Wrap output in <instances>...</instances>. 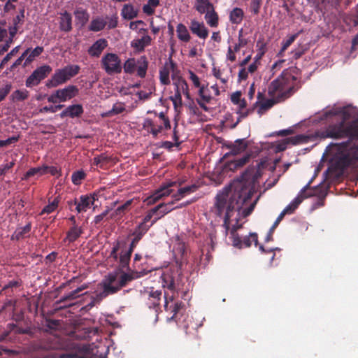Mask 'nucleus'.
I'll return each instance as SVG.
<instances>
[{"mask_svg": "<svg viewBox=\"0 0 358 358\" xmlns=\"http://www.w3.org/2000/svg\"><path fill=\"white\" fill-rule=\"evenodd\" d=\"M282 101H277V99H266L264 101H262L259 106V108L257 110V113L259 115L264 114L266 111L271 108L276 103L281 102Z\"/></svg>", "mask_w": 358, "mask_h": 358, "instance_id": "e433bc0d", "label": "nucleus"}, {"mask_svg": "<svg viewBox=\"0 0 358 358\" xmlns=\"http://www.w3.org/2000/svg\"><path fill=\"white\" fill-rule=\"evenodd\" d=\"M254 241L255 244L257 245L258 243V237L257 234L255 233H251L248 236H245L242 240L243 247L248 248L252 245V242Z\"/></svg>", "mask_w": 358, "mask_h": 358, "instance_id": "864d4df0", "label": "nucleus"}, {"mask_svg": "<svg viewBox=\"0 0 358 358\" xmlns=\"http://www.w3.org/2000/svg\"><path fill=\"white\" fill-rule=\"evenodd\" d=\"M298 36V34H293L289 37L285 41L282 42V48L279 54H281L282 52L285 51L296 40Z\"/></svg>", "mask_w": 358, "mask_h": 358, "instance_id": "0e129e2a", "label": "nucleus"}, {"mask_svg": "<svg viewBox=\"0 0 358 358\" xmlns=\"http://www.w3.org/2000/svg\"><path fill=\"white\" fill-rule=\"evenodd\" d=\"M178 38L185 43H187L191 39V36L186 26L182 23H179L176 27Z\"/></svg>", "mask_w": 358, "mask_h": 358, "instance_id": "72a5a7b5", "label": "nucleus"}, {"mask_svg": "<svg viewBox=\"0 0 358 358\" xmlns=\"http://www.w3.org/2000/svg\"><path fill=\"white\" fill-rule=\"evenodd\" d=\"M97 199V195H81L78 199H74V205L76 206V210L78 213L86 212L94 203Z\"/></svg>", "mask_w": 358, "mask_h": 358, "instance_id": "2eb2a0df", "label": "nucleus"}, {"mask_svg": "<svg viewBox=\"0 0 358 358\" xmlns=\"http://www.w3.org/2000/svg\"><path fill=\"white\" fill-rule=\"evenodd\" d=\"M126 243L124 241H116L113 243V247L109 255L110 258H113L115 262H117L119 264V257L120 255L117 254V252L121 250H123L124 246H125ZM117 268H119V265L117 266Z\"/></svg>", "mask_w": 358, "mask_h": 358, "instance_id": "473e14b6", "label": "nucleus"}, {"mask_svg": "<svg viewBox=\"0 0 358 358\" xmlns=\"http://www.w3.org/2000/svg\"><path fill=\"white\" fill-rule=\"evenodd\" d=\"M173 85L175 86L176 90H181V91L185 90L188 87V84L186 80L181 76L178 77L174 82Z\"/></svg>", "mask_w": 358, "mask_h": 358, "instance_id": "052dcab7", "label": "nucleus"}, {"mask_svg": "<svg viewBox=\"0 0 358 358\" xmlns=\"http://www.w3.org/2000/svg\"><path fill=\"white\" fill-rule=\"evenodd\" d=\"M257 47L258 48L259 57H262L266 52V44L263 38H259L257 41Z\"/></svg>", "mask_w": 358, "mask_h": 358, "instance_id": "69168bd1", "label": "nucleus"}, {"mask_svg": "<svg viewBox=\"0 0 358 358\" xmlns=\"http://www.w3.org/2000/svg\"><path fill=\"white\" fill-rule=\"evenodd\" d=\"M182 263L178 261L164 271L162 276V285L173 293L178 292L182 287Z\"/></svg>", "mask_w": 358, "mask_h": 358, "instance_id": "423d86ee", "label": "nucleus"}, {"mask_svg": "<svg viewBox=\"0 0 358 358\" xmlns=\"http://www.w3.org/2000/svg\"><path fill=\"white\" fill-rule=\"evenodd\" d=\"M162 296V291L158 289L155 290L153 288L145 290L142 294V299L145 306L150 309H155L156 312L159 309Z\"/></svg>", "mask_w": 358, "mask_h": 358, "instance_id": "ddd939ff", "label": "nucleus"}, {"mask_svg": "<svg viewBox=\"0 0 358 358\" xmlns=\"http://www.w3.org/2000/svg\"><path fill=\"white\" fill-rule=\"evenodd\" d=\"M251 157L250 154H246L242 157L236 159L234 161H231L229 164V168L231 170L237 169L238 168H241L245 164H246Z\"/></svg>", "mask_w": 358, "mask_h": 358, "instance_id": "a19ab883", "label": "nucleus"}, {"mask_svg": "<svg viewBox=\"0 0 358 358\" xmlns=\"http://www.w3.org/2000/svg\"><path fill=\"white\" fill-rule=\"evenodd\" d=\"M138 9L131 3L124 4L121 10V16L124 20H131L138 15Z\"/></svg>", "mask_w": 358, "mask_h": 358, "instance_id": "b1692460", "label": "nucleus"}, {"mask_svg": "<svg viewBox=\"0 0 358 358\" xmlns=\"http://www.w3.org/2000/svg\"><path fill=\"white\" fill-rule=\"evenodd\" d=\"M63 107H64V105L62 104H58L55 106H45L43 108H41L39 111L40 113H54L57 112V110L62 109Z\"/></svg>", "mask_w": 358, "mask_h": 358, "instance_id": "680f3d73", "label": "nucleus"}, {"mask_svg": "<svg viewBox=\"0 0 358 358\" xmlns=\"http://www.w3.org/2000/svg\"><path fill=\"white\" fill-rule=\"evenodd\" d=\"M122 273L118 275L117 273H110L101 282L103 291L98 294L96 296L99 299L107 297L108 295L114 294L125 287L129 282L134 279L141 278L146 275L149 271L145 270L134 271V269L127 270L126 273L122 270Z\"/></svg>", "mask_w": 358, "mask_h": 358, "instance_id": "20e7f679", "label": "nucleus"}, {"mask_svg": "<svg viewBox=\"0 0 358 358\" xmlns=\"http://www.w3.org/2000/svg\"><path fill=\"white\" fill-rule=\"evenodd\" d=\"M352 108H338L324 112L320 120H327L329 124L327 128L316 132L320 138L348 140L341 143H331L329 147L334 153L336 165L341 169L356 165L358 162V122L346 123L351 117Z\"/></svg>", "mask_w": 358, "mask_h": 358, "instance_id": "f257e3e1", "label": "nucleus"}, {"mask_svg": "<svg viewBox=\"0 0 358 358\" xmlns=\"http://www.w3.org/2000/svg\"><path fill=\"white\" fill-rule=\"evenodd\" d=\"M43 50L44 49L42 46H37L34 50L30 49V52L27 55L23 66L25 67L31 63L36 57H38L43 52Z\"/></svg>", "mask_w": 358, "mask_h": 358, "instance_id": "ea45409f", "label": "nucleus"}, {"mask_svg": "<svg viewBox=\"0 0 358 358\" xmlns=\"http://www.w3.org/2000/svg\"><path fill=\"white\" fill-rule=\"evenodd\" d=\"M117 159L113 155H108L106 153H102L93 158V164L101 169L106 170L111 165L117 163Z\"/></svg>", "mask_w": 358, "mask_h": 358, "instance_id": "dca6fc26", "label": "nucleus"}, {"mask_svg": "<svg viewBox=\"0 0 358 358\" xmlns=\"http://www.w3.org/2000/svg\"><path fill=\"white\" fill-rule=\"evenodd\" d=\"M52 67L45 64L36 68L25 81L26 87H33L39 85L52 71Z\"/></svg>", "mask_w": 358, "mask_h": 358, "instance_id": "f8f14e48", "label": "nucleus"}, {"mask_svg": "<svg viewBox=\"0 0 358 358\" xmlns=\"http://www.w3.org/2000/svg\"><path fill=\"white\" fill-rule=\"evenodd\" d=\"M230 234L233 246L239 249L242 248V239L237 233H235V229L231 230Z\"/></svg>", "mask_w": 358, "mask_h": 358, "instance_id": "13d9d810", "label": "nucleus"}, {"mask_svg": "<svg viewBox=\"0 0 358 358\" xmlns=\"http://www.w3.org/2000/svg\"><path fill=\"white\" fill-rule=\"evenodd\" d=\"M24 9L22 8L20 10L19 14L13 18V26L9 27V35L15 36L18 31L20 27L24 24Z\"/></svg>", "mask_w": 358, "mask_h": 358, "instance_id": "393cba45", "label": "nucleus"}, {"mask_svg": "<svg viewBox=\"0 0 358 358\" xmlns=\"http://www.w3.org/2000/svg\"><path fill=\"white\" fill-rule=\"evenodd\" d=\"M199 186L196 184L181 187L178 189V192L176 194H173L172 195V197L174 199L175 201H180L186 195L196 192L199 189Z\"/></svg>", "mask_w": 358, "mask_h": 358, "instance_id": "cd10ccee", "label": "nucleus"}, {"mask_svg": "<svg viewBox=\"0 0 358 358\" xmlns=\"http://www.w3.org/2000/svg\"><path fill=\"white\" fill-rule=\"evenodd\" d=\"M170 68L165 65L159 70V80L162 85H168L170 84Z\"/></svg>", "mask_w": 358, "mask_h": 358, "instance_id": "49530a36", "label": "nucleus"}, {"mask_svg": "<svg viewBox=\"0 0 358 358\" xmlns=\"http://www.w3.org/2000/svg\"><path fill=\"white\" fill-rule=\"evenodd\" d=\"M182 94L181 90H176L174 95L170 96V100L172 101L175 109L182 106Z\"/></svg>", "mask_w": 358, "mask_h": 358, "instance_id": "603ef678", "label": "nucleus"}, {"mask_svg": "<svg viewBox=\"0 0 358 358\" xmlns=\"http://www.w3.org/2000/svg\"><path fill=\"white\" fill-rule=\"evenodd\" d=\"M46 170H47V168L44 167V166H40V167L31 168L28 171L26 172V173L24 175V177L22 178V180H27L30 177H32L34 176H43L45 174H46Z\"/></svg>", "mask_w": 358, "mask_h": 358, "instance_id": "79ce46f5", "label": "nucleus"}, {"mask_svg": "<svg viewBox=\"0 0 358 358\" xmlns=\"http://www.w3.org/2000/svg\"><path fill=\"white\" fill-rule=\"evenodd\" d=\"M80 67L76 64L65 66L62 69H57L45 84L48 88H55L66 83L72 78L80 72Z\"/></svg>", "mask_w": 358, "mask_h": 358, "instance_id": "0eeeda50", "label": "nucleus"}, {"mask_svg": "<svg viewBox=\"0 0 358 358\" xmlns=\"http://www.w3.org/2000/svg\"><path fill=\"white\" fill-rule=\"evenodd\" d=\"M84 232L82 227L78 225L72 226L70 227L69 231L66 232V236L64 239V242H69L71 243L75 242Z\"/></svg>", "mask_w": 358, "mask_h": 358, "instance_id": "a878e982", "label": "nucleus"}, {"mask_svg": "<svg viewBox=\"0 0 358 358\" xmlns=\"http://www.w3.org/2000/svg\"><path fill=\"white\" fill-rule=\"evenodd\" d=\"M152 38L150 36H143L141 38L134 39L131 42V46L136 52H142L145 47L151 45Z\"/></svg>", "mask_w": 358, "mask_h": 358, "instance_id": "5701e85b", "label": "nucleus"}, {"mask_svg": "<svg viewBox=\"0 0 358 358\" xmlns=\"http://www.w3.org/2000/svg\"><path fill=\"white\" fill-rule=\"evenodd\" d=\"M125 110L126 109H125L124 103H116L113 106L112 109L110 110H109L107 114L110 116L118 115V114L123 113Z\"/></svg>", "mask_w": 358, "mask_h": 358, "instance_id": "6e6d98bb", "label": "nucleus"}, {"mask_svg": "<svg viewBox=\"0 0 358 358\" xmlns=\"http://www.w3.org/2000/svg\"><path fill=\"white\" fill-rule=\"evenodd\" d=\"M194 8L200 14H204L213 7V4L209 0H194Z\"/></svg>", "mask_w": 358, "mask_h": 358, "instance_id": "f704fd0d", "label": "nucleus"}, {"mask_svg": "<svg viewBox=\"0 0 358 358\" xmlns=\"http://www.w3.org/2000/svg\"><path fill=\"white\" fill-rule=\"evenodd\" d=\"M205 20L210 27H217L219 24V15L214 6L205 13Z\"/></svg>", "mask_w": 358, "mask_h": 358, "instance_id": "2f4dec72", "label": "nucleus"}, {"mask_svg": "<svg viewBox=\"0 0 358 358\" xmlns=\"http://www.w3.org/2000/svg\"><path fill=\"white\" fill-rule=\"evenodd\" d=\"M59 29L64 32H70L72 29V16L66 10L60 14L59 18Z\"/></svg>", "mask_w": 358, "mask_h": 358, "instance_id": "4be33fe9", "label": "nucleus"}, {"mask_svg": "<svg viewBox=\"0 0 358 358\" xmlns=\"http://www.w3.org/2000/svg\"><path fill=\"white\" fill-rule=\"evenodd\" d=\"M189 29L193 34L201 39H206L208 36L209 31L203 22L192 20Z\"/></svg>", "mask_w": 358, "mask_h": 358, "instance_id": "a211bd4d", "label": "nucleus"}, {"mask_svg": "<svg viewBox=\"0 0 358 358\" xmlns=\"http://www.w3.org/2000/svg\"><path fill=\"white\" fill-rule=\"evenodd\" d=\"M108 347L101 342L96 344L73 342L59 358H106Z\"/></svg>", "mask_w": 358, "mask_h": 358, "instance_id": "39448f33", "label": "nucleus"}, {"mask_svg": "<svg viewBox=\"0 0 358 358\" xmlns=\"http://www.w3.org/2000/svg\"><path fill=\"white\" fill-rule=\"evenodd\" d=\"M243 10L240 8H234L229 14V20L233 24H240L243 18Z\"/></svg>", "mask_w": 358, "mask_h": 358, "instance_id": "4c0bfd02", "label": "nucleus"}, {"mask_svg": "<svg viewBox=\"0 0 358 358\" xmlns=\"http://www.w3.org/2000/svg\"><path fill=\"white\" fill-rule=\"evenodd\" d=\"M105 20H108L107 24L108 29H115L117 27L118 24V16L117 14H114L111 17H106Z\"/></svg>", "mask_w": 358, "mask_h": 358, "instance_id": "e2e57ef3", "label": "nucleus"}, {"mask_svg": "<svg viewBox=\"0 0 358 358\" xmlns=\"http://www.w3.org/2000/svg\"><path fill=\"white\" fill-rule=\"evenodd\" d=\"M29 92L27 90H17L10 95V99L13 101H23L28 99Z\"/></svg>", "mask_w": 358, "mask_h": 358, "instance_id": "a18cd8bd", "label": "nucleus"}, {"mask_svg": "<svg viewBox=\"0 0 358 358\" xmlns=\"http://www.w3.org/2000/svg\"><path fill=\"white\" fill-rule=\"evenodd\" d=\"M296 68L285 69L281 74L269 85L268 93L277 101H284L293 95L300 87L299 85Z\"/></svg>", "mask_w": 358, "mask_h": 358, "instance_id": "7ed1b4c3", "label": "nucleus"}, {"mask_svg": "<svg viewBox=\"0 0 358 358\" xmlns=\"http://www.w3.org/2000/svg\"><path fill=\"white\" fill-rule=\"evenodd\" d=\"M248 145V141L245 138L237 139L234 142H231L226 145L227 148L230 150L228 155H237L243 152Z\"/></svg>", "mask_w": 358, "mask_h": 358, "instance_id": "6ab92c4d", "label": "nucleus"}, {"mask_svg": "<svg viewBox=\"0 0 358 358\" xmlns=\"http://www.w3.org/2000/svg\"><path fill=\"white\" fill-rule=\"evenodd\" d=\"M59 203V197H55L52 201L50 202L47 206H45L43 210H41L40 215L43 214H50L54 212L58 207Z\"/></svg>", "mask_w": 358, "mask_h": 358, "instance_id": "09e8293b", "label": "nucleus"}, {"mask_svg": "<svg viewBox=\"0 0 358 358\" xmlns=\"http://www.w3.org/2000/svg\"><path fill=\"white\" fill-rule=\"evenodd\" d=\"M84 112L81 104H73L66 108L60 114L61 118L69 117L71 118L79 117Z\"/></svg>", "mask_w": 358, "mask_h": 358, "instance_id": "412c9836", "label": "nucleus"}, {"mask_svg": "<svg viewBox=\"0 0 358 358\" xmlns=\"http://www.w3.org/2000/svg\"><path fill=\"white\" fill-rule=\"evenodd\" d=\"M254 167L247 169L240 178L234 180L229 187L217 193L214 203V212L218 217L224 215L223 227L226 234L229 229L230 219L235 209L250 200L253 194V186L257 180Z\"/></svg>", "mask_w": 358, "mask_h": 358, "instance_id": "f03ea898", "label": "nucleus"}, {"mask_svg": "<svg viewBox=\"0 0 358 358\" xmlns=\"http://www.w3.org/2000/svg\"><path fill=\"white\" fill-rule=\"evenodd\" d=\"M87 285H83L82 286L78 287L75 290L64 295L63 297L60 299V300L57 303H60L66 301H71L76 299L79 296V293L81 292L83 290L87 289Z\"/></svg>", "mask_w": 358, "mask_h": 358, "instance_id": "58836bf2", "label": "nucleus"}, {"mask_svg": "<svg viewBox=\"0 0 358 358\" xmlns=\"http://www.w3.org/2000/svg\"><path fill=\"white\" fill-rule=\"evenodd\" d=\"M310 140V136L307 135L300 134L295 136L289 137L286 139L287 143H290L292 145H297L301 143H308Z\"/></svg>", "mask_w": 358, "mask_h": 358, "instance_id": "de8ad7c7", "label": "nucleus"}, {"mask_svg": "<svg viewBox=\"0 0 358 358\" xmlns=\"http://www.w3.org/2000/svg\"><path fill=\"white\" fill-rule=\"evenodd\" d=\"M77 23L80 25V27H84L90 19V14L86 9H84L82 7L76 8L73 13Z\"/></svg>", "mask_w": 358, "mask_h": 358, "instance_id": "c756f323", "label": "nucleus"}, {"mask_svg": "<svg viewBox=\"0 0 358 358\" xmlns=\"http://www.w3.org/2000/svg\"><path fill=\"white\" fill-rule=\"evenodd\" d=\"M155 90V87L153 84H149L148 92L141 90L136 93L140 100H147L150 98L151 94Z\"/></svg>", "mask_w": 358, "mask_h": 358, "instance_id": "5fc2aeb1", "label": "nucleus"}, {"mask_svg": "<svg viewBox=\"0 0 358 358\" xmlns=\"http://www.w3.org/2000/svg\"><path fill=\"white\" fill-rule=\"evenodd\" d=\"M248 44V40L243 38V29H241L238 31V43L235 44L234 48L235 52H238L242 47L245 46Z\"/></svg>", "mask_w": 358, "mask_h": 358, "instance_id": "bf43d9fd", "label": "nucleus"}, {"mask_svg": "<svg viewBox=\"0 0 358 358\" xmlns=\"http://www.w3.org/2000/svg\"><path fill=\"white\" fill-rule=\"evenodd\" d=\"M138 242V241L133 238L129 244V248L120 252L119 257V270H129L131 257Z\"/></svg>", "mask_w": 358, "mask_h": 358, "instance_id": "4468645a", "label": "nucleus"}, {"mask_svg": "<svg viewBox=\"0 0 358 358\" xmlns=\"http://www.w3.org/2000/svg\"><path fill=\"white\" fill-rule=\"evenodd\" d=\"M143 129L151 134L154 138H156L163 129V125L157 120L150 118H145L142 124Z\"/></svg>", "mask_w": 358, "mask_h": 358, "instance_id": "f3484780", "label": "nucleus"}, {"mask_svg": "<svg viewBox=\"0 0 358 358\" xmlns=\"http://www.w3.org/2000/svg\"><path fill=\"white\" fill-rule=\"evenodd\" d=\"M136 67V61L135 58L127 59L123 65L124 71L126 73L132 74L134 73Z\"/></svg>", "mask_w": 358, "mask_h": 358, "instance_id": "3c124183", "label": "nucleus"}, {"mask_svg": "<svg viewBox=\"0 0 358 358\" xmlns=\"http://www.w3.org/2000/svg\"><path fill=\"white\" fill-rule=\"evenodd\" d=\"M13 37L10 35L8 39L5 40L3 43H0V54L8 50L10 44L13 43Z\"/></svg>", "mask_w": 358, "mask_h": 358, "instance_id": "338daca9", "label": "nucleus"}, {"mask_svg": "<svg viewBox=\"0 0 358 358\" xmlns=\"http://www.w3.org/2000/svg\"><path fill=\"white\" fill-rule=\"evenodd\" d=\"M31 230V223L28 222L23 227H17L13 234L11 235L10 239L11 241H20L21 239H24L27 236H28L29 232Z\"/></svg>", "mask_w": 358, "mask_h": 358, "instance_id": "bb28decb", "label": "nucleus"}, {"mask_svg": "<svg viewBox=\"0 0 358 358\" xmlns=\"http://www.w3.org/2000/svg\"><path fill=\"white\" fill-rule=\"evenodd\" d=\"M79 94V89L76 85H69L64 88L58 89L52 92L48 97L49 103L66 102L76 97Z\"/></svg>", "mask_w": 358, "mask_h": 358, "instance_id": "6e6552de", "label": "nucleus"}, {"mask_svg": "<svg viewBox=\"0 0 358 358\" xmlns=\"http://www.w3.org/2000/svg\"><path fill=\"white\" fill-rule=\"evenodd\" d=\"M262 4V0H251L250 2V10L255 15H257L259 13L260 6Z\"/></svg>", "mask_w": 358, "mask_h": 358, "instance_id": "774afa93", "label": "nucleus"}, {"mask_svg": "<svg viewBox=\"0 0 358 358\" xmlns=\"http://www.w3.org/2000/svg\"><path fill=\"white\" fill-rule=\"evenodd\" d=\"M59 345L57 342L47 343L45 341H40L34 345V349L36 350H50L57 348Z\"/></svg>", "mask_w": 358, "mask_h": 358, "instance_id": "37998d69", "label": "nucleus"}, {"mask_svg": "<svg viewBox=\"0 0 358 358\" xmlns=\"http://www.w3.org/2000/svg\"><path fill=\"white\" fill-rule=\"evenodd\" d=\"M86 174L83 171H77L73 173L71 180L74 185H80L81 181L85 179Z\"/></svg>", "mask_w": 358, "mask_h": 358, "instance_id": "4d7b16f0", "label": "nucleus"}, {"mask_svg": "<svg viewBox=\"0 0 358 358\" xmlns=\"http://www.w3.org/2000/svg\"><path fill=\"white\" fill-rule=\"evenodd\" d=\"M310 182L311 181H310L301 190L300 194L292 201V202L284 208L282 211V213L285 215L293 213L304 199L315 195V189L310 187Z\"/></svg>", "mask_w": 358, "mask_h": 358, "instance_id": "9b49d317", "label": "nucleus"}, {"mask_svg": "<svg viewBox=\"0 0 358 358\" xmlns=\"http://www.w3.org/2000/svg\"><path fill=\"white\" fill-rule=\"evenodd\" d=\"M175 201H172L168 203H165V206L162 208L161 210H159V216L155 217L151 222V225H153L159 219L162 218L163 216L173 210L175 208H171V206L174 204Z\"/></svg>", "mask_w": 358, "mask_h": 358, "instance_id": "8fccbe9b", "label": "nucleus"}, {"mask_svg": "<svg viewBox=\"0 0 358 358\" xmlns=\"http://www.w3.org/2000/svg\"><path fill=\"white\" fill-rule=\"evenodd\" d=\"M148 61L145 55L141 56L136 61L137 76L141 78H144L147 73L148 68Z\"/></svg>", "mask_w": 358, "mask_h": 358, "instance_id": "c85d7f7f", "label": "nucleus"}, {"mask_svg": "<svg viewBox=\"0 0 358 358\" xmlns=\"http://www.w3.org/2000/svg\"><path fill=\"white\" fill-rule=\"evenodd\" d=\"M107 46V40L105 38H99L88 48L87 53L91 57L98 58Z\"/></svg>", "mask_w": 358, "mask_h": 358, "instance_id": "aec40b11", "label": "nucleus"}, {"mask_svg": "<svg viewBox=\"0 0 358 358\" xmlns=\"http://www.w3.org/2000/svg\"><path fill=\"white\" fill-rule=\"evenodd\" d=\"M106 24L107 21L104 18L96 17L92 20L88 29L90 31L98 32L102 31L106 27Z\"/></svg>", "mask_w": 358, "mask_h": 358, "instance_id": "7c9ffc66", "label": "nucleus"}, {"mask_svg": "<svg viewBox=\"0 0 358 358\" xmlns=\"http://www.w3.org/2000/svg\"><path fill=\"white\" fill-rule=\"evenodd\" d=\"M152 226V225H151V224L150 225L139 224L136 227L133 233L131 234V235L134 236L133 238L140 241Z\"/></svg>", "mask_w": 358, "mask_h": 358, "instance_id": "c9c22d12", "label": "nucleus"}, {"mask_svg": "<svg viewBox=\"0 0 358 358\" xmlns=\"http://www.w3.org/2000/svg\"><path fill=\"white\" fill-rule=\"evenodd\" d=\"M101 66L108 75L119 74L122 69L121 59L115 53L105 54L101 58Z\"/></svg>", "mask_w": 358, "mask_h": 358, "instance_id": "1a4fd4ad", "label": "nucleus"}, {"mask_svg": "<svg viewBox=\"0 0 358 358\" xmlns=\"http://www.w3.org/2000/svg\"><path fill=\"white\" fill-rule=\"evenodd\" d=\"M182 182V181H170L164 183L158 189L155 190L152 195L146 199L147 204L153 205L163 197L169 196L173 192L171 187L177 185L180 186Z\"/></svg>", "mask_w": 358, "mask_h": 358, "instance_id": "9d476101", "label": "nucleus"}, {"mask_svg": "<svg viewBox=\"0 0 358 358\" xmlns=\"http://www.w3.org/2000/svg\"><path fill=\"white\" fill-rule=\"evenodd\" d=\"M132 203V200H128L124 204L120 206L117 207L115 211L111 214L110 217L111 218H115L117 216L122 217L123 215H124L128 210L130 207V206Z\"/></svg>", "mask_w": 358, "mask_h": 358, "instance_id": "c03bdc74", "label": "nucleus"}]
</instances>
